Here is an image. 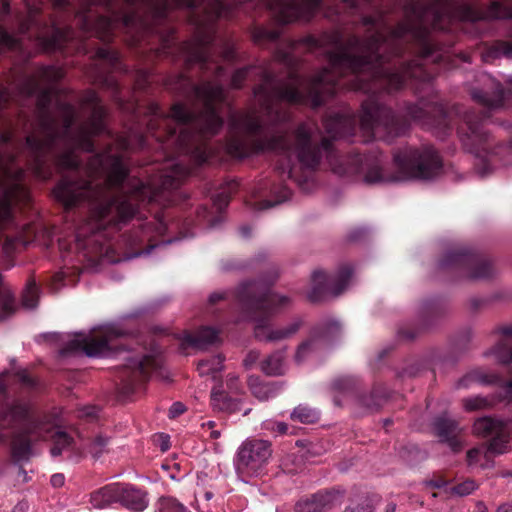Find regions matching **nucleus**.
Returning <instances> with one entry per match:
<instances>
[{"label": "nucleus", "instance_id": "30", "mask_svg": "<svg viewBox=\"0 0 512 512\" xmlns=\"http://www.w3.org/2000/svg\"><path fill=\"white\" fill-rule=\"evenodd\" d=\"M66 34L59 28L52 27L49 35L39 32L36 41L45 51L60 50L63 47Z\"/></svg>", "mask_w": 512, "mask_h": 512}, {"label": "nucleus", "instance_id": "27", "mask_svg": "<svg viewBox=\"0 0 512 512\" xmlns=\"http://www.w3.org/2000/svg\"><path fill=\"white\" fill-rule=\"evenodd\" d=\"M219 332L212 327H201L195 334L184 332L182 335V344L186 347L204 348L207 345L217 342Z\"/></svg>", "mask_w": 512, "mask_h": 512}, {"label": "nucleus", "instance_id": "26", "mask_svg": "<svg viewBox=\"0 0 512 512\" xmlns=\"http://www.w3.org/2000/svg\"><path fill=\"white\" fill-rule=\"evenodd\" d=\"M119 503L135 511H142L148 505L146 494L129 484L118 483Z\"/></svg>", "mask_w": 512, "mask_h": 512}, {"label": "nucleus", "instance_id": "37", "mask_svg": "<svg viewBox=\"0 0 512 512\" xmlns=\"http://www.w3.org/2000/svg\"><path fill=\"white\" fill-rule=\"evenodd\" d=\"M323 507L322 497L314 495L311 498L302 499L296 504V512H318Z\"/></svg>", "mask_w": 512, "mask_h": 512}, {"label": "nucleus", "instance_id": "51", "mask_svg": "<svg viewBox=\"0 0 512 512\" xmlns=\"http://www.w3.org/2000/svg\"><path fill=\"white\" fill-rule=\"evenodd\" d=\"M229 203V195L226 192H221L215 196L213 199V207L219 213L228 206Z\"/></svg>", "mask_w": 512, "mask_h": 512}, {"label": "nucleus", "instance_id": "24", "mask_svg": "<svg viewBox=\"0 0 512 512\" xmlns=\"http://www.w3.org/2000/svg\"><path fill=\"white\" fill-rule=\"evenodd\" d=\"M227 390L223 386L214 387L211 392V401L215 409L220 411H231L235 408L232 395L240 391L236 376H229L226 381Z\"/></svg>", "mask_w": 512, "mask_h": 512}, {"label": "nucleus", "instance_id": "21", "mask_svg": "<svg viewBox=\"0 0 512 512\" xmlns=\"http://www.w3.org/2000/svg\"><path fill=\"white\" fill-rule=\"evenodd\" d=\"M510 442V434L508 427L503 428V434H495L487 448H473L468 451L467 458L470 465L480 463V458L483 456L488 459L490 455L502 454L507 451Z\"/></svg>", "mask_w": 512, "mask_h": 512}, {"label": "nucleus", "instance_id": "38", "mask_svg": "<svg viewBox=\"0 0 512 512\" xmlns=\"http://www.w3.org/2000/svg\"><path fill=\"white\" fill-rule=\"evenodd\" d=\"M39 300V289L34 282L28 283L26 286L23 296L22 305L27 309H34Z\"/></svg>", "mask_w": 512, "mask_h": 512}, {"label": "nucleus", "instance_id": "36", "mask_svg": "<svg viewBox=\"0 0 512 512\" xmlns=\"http://www.w3.org/2000/svg\"><path fill=\"white\" fill-rule=\"evenodd\" d=\"M223 359L221 356H213L209 359L201 360L198 364L200 375H214L222 369Z\"/></svg>", "mask_w": 512, "mask_h": 512}, {"label": "nucleus", "instance_id": "2", "mask_svg": "<svg viewBox=\"0 0 512 512\" xmlns=\"http://www.w3.org/2000/svg\"><path fill=\"white\" fill-rule=\"evenodd\" d=\"M171 171L161 176L160 183H130L127 166L121 155L106 152L96 155L87 167L89 180L64 177L54 190L55 197L66 207L87 202L93 208V237L89 245L99 241L100 230L134 216V199H154L158 191L177 187L188 171L179 164H171Z\"/></svg>", "mask_w": 512, "mask_h": 512}, {"label": "nucleus", "instance_id": "40", "mask_svg": "<svg viewBox=\"0 0 512 512\" xmlns=\"http://www.w3.org/2000/svg\"><path fill=\"white\" fill-rule=\"evenodd\" d=\"M158 512H187V509L176 499L166 497L158 502Z\"/></svg>", "mask_w": 512, "mask_h": 512}, {"label": "nucleus", "instance_id": "49", "mask_svg": "<svg viewBox=\"0 0 512 512\" xmlns=\"http://www.w3.org/2000/svg\"><path fill=\"white\" fill-rule=\"evenodd\" d=\"M200 2L201 0H165V9L171 7L196 8Z\"/></svg>", "mask_w": 512, "mask_h": 512}, {"label": "nucleus", "instance_id": "11", "mask_svg": "<svg viewBox=\"0 0 512 512\" xmlns=\"http://www.w3.org/2000/svg\"><path fill=\"white\" fill-rule=\"evenodd\" d=\"M432 6L429 8L425 15H434L433 27L436 29L444 30L446 27L442 25L444 17L458 18L466 21H477L480 19H506L512 18V7H506L498 1L492 2L489 9L485 12H480L471 6L461 4L454 6L450 0H430Z\"/></svg>", "mask_w": 512, "mask_h": 512}, {"label": "nucleus", "instance_id": "45", "mask_svg": "<svg viewBox=\"0 0 512 512\" xmlns=\"http://www.w3.org/2000/svg\"><path fill=\"white\" fill-rule=\"evenodd\" d=\"M93 253L103 262L116 263L120 261V259L114 257V250L109 245H100Z\"/></svg>", "mask_w": 512, "mask_h": 512}, {"label": "nucleus", "instance_id": "47", "mask_svg": "<svg viewBox=\"0 0 512 512\" xmlns=\"http://www.w3.org/2000/svg\"><path fill=\"white\" fill-rule=\"evenodd\" d=\"M0 46L9 49H17L20 46L19 39L9 34L7 31L0 29Z\"/></svg>", "mask_w": 512, "mask_h": 512}, {"label": "nucleus", "instance_id": "62", "mask_svg": "<svg viewBox=\"0 0 512 512\" xmlns=\"http://www.w3.org/2000/svg\"><path fill=\"white\" fill-rule=\"evenodd\" d=\"M496 512H512V502H504L496 508Z\"/></svg>", "mask_w": 512, "mask_h": 512}, {"label": "nucleus", "instance_id": "15", "mask_svg": "<svg viewBox=\"0 0 512 512\" xmlns=\"http://www.w3.org/2000/svg\"><path fill=\"white\" fill-rule=\"evenodd\" d=\"M341 330L340 323L334 319H329L319 324V326L313 330L311 336L297 347L294 356L295 362L301 364L310 359L317 352L320 340L332 339L338 336Z\"/></svg>", "mask_w": 512, "mask_h": 512}, {"label": "nucleus", "instance_id": "28", "mask_svg": "<svg viewBox=\"0 0 512 512\" xmlns=\"http://www.w3.org/2000/svg\"><path fill=\"white\" fill-rule=\"evenodd\" d=\"M435 428L441 440L446 442L453 451H458L462 447V442L457 437L460 429L454 420L439 418L435 423Z\"/></svg>", "mask_w": 512, "mask_h": 512}, {"label": "nucleus", "instance_id": "34", "mask_svg": "<svg viewBox=\"0 0 512 512\" xmlns=\"http://www.w3.org/2000/svg\"><path fill=\"white\" fill-rule=\"evenodd\" d=\"M248 384L253 395L259 400H267L275 394V388L272 384L262 383L256 377H250Z\"/></svg>", "mask_w": 512, "mask_h": 512}, {"label": "nucleus", "instance_id": "63", "mask_svg": "<svg viewBox=\"0 0 512 512\" xmlns=\"http://www.w3.org/2000/svg\"><path fill=\"white\" fill-rule=\"evenodd\" d=\"M224 293L223 292H215V293H212L209 297V301L210 303H215L216 301L220 300V299H223L224 298Z\"/></svg>", "mask_w": 512, "mask_h": 512}, {"label": "nucleus", "instance_id": "5", "mask_svg": "<svg viewBox=\"0 0 512 512\" xmlns=\"http://www.w3.org/2000/svg\"><path fill=\"white\" fill-rule=\"evenodd\" d=\"M194 94L201 111L196 115L182 104H175L168 118L171 123L167 141L202 164L210 157L204 140L216 134L223 124L218 105L224 99V90L219 84L208 82L195 87Z\"/></svg>", "mask_w": 512, "mask_h": 512}, {"label": "nucleus", "instance_id": "23", "mask_svg": "<svg viewBox=\"0 0 512 512\" xmlns=\"http://www.w3.org/2000/svg\"><path fill=\"white\" fill-rule=\"evenodd\" d=\"M450 262H460L467 266V276L472 279H481L489 277L493 273L491 263L485 259L468 256L460 252L451 253L449 256Z\"/></svg>", "mask_w": 512, "mask_h": 512}, {"label": "nucleus", "instance_id": "18", "mask_svg": "<svg viewBox=\"0 0 512 512\" xmlns=\"http://www.w3.org/2000/svg\"><path fill=\"white\" fill-rule=\"evenodd\" d=\"M479 87L471 91L472 98L488 109H494L504 104V90L500 88V83L492 76L482 73L478 78Z\"/></svg>", "mask_w": 512, "mask_h": 512}, {"label": "nucleus", "instance_id": "12", "mask_svg": "<svg viewBox=\"0 0 512 512\" xmlns=\"http://www.w3.org/2000/svg\"><path fill=\"white\" fill-rule=\"evenodd\" d=\"M272 456L271 444L266 440H246L239 447L235 459V470L243 482L260 477L267 471V465Z\"/></svg>", "mask_w": 512, "mask_h": 512}, {"label": "nucleus", "instance_id": "44", "mask_svg": "<svg viewBox=\"0 0 512 512\" xmlns=\"http://www.w3.org/2000/svg\"><path fill=\"white\" fill-rule=\"evenodd\" d=\"M75 282L70 276L69 269L58 272L53 277L52 288L58 290L61 286L71 285Z\"/></svg>", "mask_w": 512, "mask_h": 512}, {"label": "nucleus", "instance_id": "41", "mask_svg": "<svg viewBox=\"0 0 512 512\" xmlns=\"http://www.w3.org/2000/svg\"><path fill=\"white\" fill-rule=\"evenodd\" d=\"M262 429L270 432L271 434H274V435H284L286 433H288V425L284 422H277V421H274V420H265L263 423H262Z\"/></svg>", "mask_w": 512, "mask_h": 512}, {"label": "nucleus", "instance_id": "54", "mask_svg": "<svg viewBox=\"0 0 512 512\" xmlns=\"http://www.w3.org/2000/svg\"><path fill=\"white\" fill-rule=\"evenodd\" d=\"M345 512H372V506L367 502L362 504H351Z\"/></svg>", "mask_w": 512, "mask_h": 512}, {"label": "nucleus", "instance_id": "52", "mask_svg": "<svg viewBox=\"0 0 512 512\" xmlns=\"http://www.w3.org/2000/svg\"><path fill=\"white\" fill-rule=\"evenodd\" d=\"M98 414L99 409L92 405L84 406L78 410V416L80 418L93 419L96 418Z\"/></svg>", "mask_w": 512, "mask_h": 512}, {"label": "nucleus", "instance_id": "4", "mask_svg": "<svg viewBox=\"0 0 512 512\" xmlns=\"http://www.w3.org/2000/svg\"><path fill=\"white\" fill-rule=\"evenodd\" d=\"M85 105L91 110V117L77 131L73 129L76 117L74 108L66 105L62 111L63 124L61 129L57 127L53 120L44 118L41 121L40 135L27 137V149L34 157L33 170L38 177L43 179L48 177L46 173L42 172L46 154H55L56 150L61 148V153L56 155L57 164L61 168L75 169L80 164L76 151L79 149L83 151L92 150L91 137L100 134L105 129V109L94 92H89L86 95Z\"/></svg>", "mask_w": 512, "mask_h": 512}, {"label": "nucleus", "instance_id": "1", "mask_svg": "<svg viewBox=\"0 0 512 512\" xmlns=\"http://www.w3.org/2000/svg\"><path fill=\"white\" fill-rule=\"evenodd\" d=\"M389 44L377 34L362 42L351 38L343 44L335 37V45L329 51L330 69L319 72L309 81L293 77L288 83H279L273 75L265 72L263 83L255 90V96L262 109L274 121H285L288 116L281 112V104L311 102L317 106L326 95L338 88L372 91L368 80L380 82L389 90L400 88L408 78H418L423 72L421 66L407 65L401 69L386 66L382 52Z\"/></svg>", "mask_w": 512, "mask_h": 512}, {"label": "nucleus", "instance_id": "16", "mask_svg": "<svg viewBox=\"0 0 512 512\" xmlns=\"http://www.w3.org/2000/svg\"><path fill=\"white\" fill-rule=\"evenodd\" d=\"M396 124V117L391 109L375 101L365 102L360 115L361 128L371 132L373 136L378 134L381 127L392 129Z\"/></svg>", "mask_w": 512, "mask_h": 512}, {"label": "nucleus", "instance_id": "55", "mask_svg": "<svg viewBox=\"0 0 512 512\" xmlns=\"http://www.w3.org/2000/svg\"><path fill=\"white\" fill-rule=\"evenodd\" d=\"M155 442L158 443L161 451H167L170 447V439L166 434H159L155 437Z\"/></svg>", "mask_w": 512, "mask_h": 512}, {"label": "nucleus", "instance_id": "31", "mask_svg": "<svg viewBox=\"0 0 512 512\" xmlns=\"http://www.w3.org/2000/svg\"><path fill=\"white\" fill-rule=\"evenodd\" d=\"M506 424L502 421L490 417H483L475 421L473 431L482 437H492L495 434H503V428Z\"/></svg>", "mask_w": 512, "mask_h": 512}, {"label": "nucleus", "instance_id": "48", "mask_svg": "<svg viewBox=\"0 0 512 512\" xmlns=\"http://www.w3.org/2000/svg\"><path fill=\"white\" fill-rule=\"evenodd\" d=\"M488 401L483 397H471L464 401V407L467 411L483 409L487 406Z\"/></svg>", "mask_w": 512, "mask_h": 512}, {"label": "nucleus", "instance_id": "64", "mask_svg": "<svg viewBox=\"0 0 512 512\" xmlns=\"http://www.w3.org/2000/svg\"><path fill=\"white\" fill-rule=\"evenodd\" d=\"M474 512H489V511L484 502L478 501L475 505Z\"/></svg>", "mask_w": 512, "mask_h": 512}, {"label": "nucleus", "instance_id": "39", "mask_svg": "<svg viewBox=\"0 0 512 512\" xmlns=\"http://www.w3.org/2000/svg\"><path fill=\"white\" fill-rule=\"evenodd\" d=\"M110 442L109 437L102 434L96 435L89 445V453L94 457L98 458L102 453L106 451Z\"/></svg>", "mask_w": 512, "mask_h": 512}, {"label": "nucleus", "instance_id": "43", "mask_svg": "<svg viewBox=\"0 0 512 512\" xmlns=\"http://www.w3.org/2000/svg\"><path fill=\"white\" fill-rule=\"evenodd\" d=\"M477 484L473 480H466L450 489V493L457 496H467L476 490Z\"/></svg>", "mask_w": 512, "mask_h": 512}, {"label": "nucleus", "instance_id": "9", "mask_svg": "<svg viewBox=\"0 0 512 512\" xmlns=\"http://www.w3.org/2000/svg\"><path fill=\"white\" fill-rule=\"evenodd\" d=\"M458 134L466 149L475 155V171L480 177L491 175L499 167L512 165V140L506 146L490 150V134L473 112L465 114Z\"/></svg>", "mask_w": 512, "mask_h": 512}, {"label": "nucleus", "instance_id": "17", "mask_svg": "<svg viewBox=\"0 0 512 512\" xmlns=\"http://www.w3.org/2000/svg\"><path fill=\"white\" fill-rule=\"evenodd\" d=\"M322 0H273L271 9L279 21L289 23L294 20H308L320 7Z\"/></svg>", "mask_w": 512, "mask_h": 512}, {"label": "nucleus", "instance_id": "56", "mask_svg": "<svg viewBox=\"0 0 512 512\" xmlns=\"http://www.w3.org/2000/svg\"><path fill=\"white\" fill-rule=\"evenodd\" d=\"M185 411V406L180 402H175L169 409V416L175 418Z\"/></svg>", "mask_w": 512, "mask_h": 512}, {"label": "nucleus", "instance_id": "19", "mask_svg": "<svg viewBox=\"0 0 512 512\" xmlns=\"http://www.w3.org/2000/svg\"><path fill=\"white\" fill-rule=\"evenodd\" d=\"M87 6H101L107 12V16H102L99 19V29H102L101 38L106 39L108 32L114 30L119 22H122L125 26H130L133 21V16L127 14H120L114 10L112 0H85Z\"/></svg>", "mask_w": 512, "mask_h": 512}, {"label": "nucleus", "instance_id": "60", "mask_svg": "<svg viewBox=\"0 0 512 512\" xmlns=\"http://www.w3.org/2000/svg\"><path fill=\"white\" fill-rule=\"evenodd\" d=\"M155 230L158 235H163L167 230V224L163 219H157L155 223Z\"/></svg>", "mask_w": 512, "mask_h": 512}, {"label": "nucleus", "instance_id": "46", "mask_svg": "<svg viewBox=\"0 0 512 512\" xmlns=\"http://www.w3.org/2000/svg\"><path fill=\"white\" fill-rule=\"evenodd\" d=\"M208 11L211 15L215 17H224L227 16V7L220 0H208Z\"/></svg>", "mask_w": 512, "mask_h": 512}, {"label": "nucleus", "instance_id": "25", "mask_svg": "<svg viewBox=\"0 0 512 512\" xmlns=\"http://www.w3.org/2000/svg\"><path fill=\"white\" fill-rule=\"evenodd\" d=\"M502 337L491 353L500 363L512 362V327L501 329ZM506 395L509 401H512V381L505 387Z\"/></svg>", "mask_w": 512, "mask_h": 512}, {"label": "nucleus", "instance_id": "22", "mask_svg": "<svg viewBox=\"0 0 512 512\" xmlns=\"http://www.w3.org/2000/svg\"><path fill=\"white\" fill-rule=\"evenodd\" d=\"M126 368L130 370L131 376L129 381L134 385L136 381L145 380L150 372L158 366V360L152 354H141L137 356L127 357Z\"/></svg>", "mask_w": 512, "mask_h": 512}, {"label": "nucleus", "instance_id": "57", "mask_svg": "<svg viewBox=\"0 0 512 512\" xmlns=\"http://www.w3.org/2000/svg\"><path fill=\"white\" fill-rule=\"evenodd\" d=\"M259 359V353L256 352V351H250L245 360H244V365L246 367H251L257 360Z\"/></svg>", "mask_w": 512, "mask_h": 512}, {"label": "nucleus", "instance_id": "14", "mask_svg": "<svg viewBox=\"0 0 512 512\" xmlns=\"http://www.w3.org/2000/svg\"><path fill=\"white\" fill-rule=\"evenodd\" d=\"M23 171L10 158L0 157V230L11 218V204L21 191Z\"/></svg>", "mask_w": 512, "mask_h": 512}, {"label": "nucleus", "instance_id": "29", "mask_svg": "<svg viewBox=\"0 0 512 512\" xmlns=\"http://www.w3.org/2000/svg\"><path fill=\"white\" fill-rule=\"evenodd\" d=\"M118 483L106 485L90 495V503L94 508L102 509L112 503L119 502Z\"/></svg>", "mask_w": 512, "mask_h": 512}, {"label": "nucleus", "instance_id": "6", "mask_svg": "<svg viewBox=\"0 0 512 512\" xmlns=\"http://www.w3.org/2000/svg\"><path fill=\"white\" fill-rule=\"evenodd\" d=\"M338 174L364 172V180L370 184L400 183L415 180H431L438 177L443 170L438 152L431 146L405 147L394 154L392 172H386L380 163H370L360 155L349 160V167L333 166Z\"/></svg>", "mask_w": 512, "mask_h": 512}, {"label": "nucleus", "instance_id": "42", "mask_svg": "<svg viewBox=\"0 0 512 512\" xmlns=\"http://www.w3.org/2000/svg\"><path fill=\"white\" fill-rule=\"evenodd\" d=\"M290 195H291L290 190L288 188L284 187L281 190V194L279 196H277V198L274 202H272L270 200H264L259 203H254L253 205H254V208L257 210L267 209V208L273 207L276 204H280V203L288 200L290 198Z\"/></svg>", "mask_w": 512, "mask_h": 512}, {"label": "nucleus", "instance_id": "32", "mask_svg": "<svg viewBox=\"0 0 512 512\" xmlns=\"http://www.w3.org/2000/svg\"><path fill=\"white\" fill-rule=\"evenodd\" d=\"M285 367L283 351H276L261 362V370L271 376L283 374Z\"/></svg>", "mask_w": 512, "mask_h": 512}, {"label": "nucleus", "instance_id": "59", "mask_svg": "<svg viewBox=\"0 0 512 512\" xmlns=\"http://www.w3.org/2000/svg\"><path fill=\"white\" fill-rule=\"evenodd\" d=\"M205 218H207V222L210 224L211 227H216L217 225H219L223 221V216L222 215H218V216L213 217L211 215V213H209L207 216H205Z\"/></svg>", "mask_w": 512, "mask_h": 512}, {"label": "nucleus", "instance_id": "58", "mask_svg": "<svg viewBox=\"0 0 512 512\" xmlns=\"http://www.w3.org/2000/svg\"><path fill=\"white\" fill-rule=\"evenodd\" d=\"M50 482L54 487H61L64 485L65 477L63 474L56 473L51 476Z\"/></svg>", "mask_w": 512, "mask_h": 512}, {"label": "nucleus", "instance_id": "7", "mask_svg": "<svg viewBox=\"0 0 512 512\" xmlns=\"http://www.w3.org/2000/svg\"><path fill=\"white\" fill-rule=\"evenodd\" d=\"M30 406L27 402H17L8 406L0 415V429L17 428L12 440L13 456L18 460L31 455V444L40 440L53 439L52 456L60 455L72 445V439L65 432L56 429L46 418L29 417Z\"/></svg>", "mask_w": 512, "mask_h": 512}, {"label": "nucleus", "instance_id": "10", "mask_svg": "<svg viewBox=\"0 0 512 512\" xmlns=\"http://www.w3.org/2000/svg\"><path fill=\"white\" fill-rule=\"evenodd\" d=\"M122 331L113 324L93 328L89 332H77L66 337L62 353H84L89 357L110 355L115 340Z\"/></svg>", "mask_w": 512, "mask_h": 512}, {"label": "nucleus", "instance_id": "3", "mask_svg": "<svg viewBox=\"0 0 512 512\" xmlns=\"http://www.w3.org/2000/svg\"><path fill=\"white\" fill-rule=\"evenodd\" d=\"M231 130L233 135L227 144L231 156L244 158L266 151L285 153L288 163L281 165L280 169L299 182L296 168L290 166L292 156L304 169H314L320 162L322 152L334 157L328 139H322L321 146H318L319 135L311 125H301L293 136L278 130L269 133L262 129L258 115L248 113L232 114Z\"/></svg>", "mask_w": 512, "mask_h": 512}, {"label": "nucleus", "instance_id": "20", "mask_svg": "<svg viewBox=\"0 0 512 512\" xmlns=\"http://www.w3.org/2000/svg\"><path fill=\"white\" fill-rule=\"evenodd\" d=\"M36 379L26 370L12 365L9 371H5L0 377V395H5L14 386L23 390H30L36 387Z\"/></svg>", "mask_w": 512, "mask_h": 512}, {"label": "nucleus", "instance_id": "33", "mask_svg": "<svg viewBox=\"0 0 512 512\" xmlns=\"http://www.w3.org/2000/svg\"><path fill=\"white\" fill-rule=\"evenodd\" d=\"M291 419L304 424H311L319 419V412L307 405H299L293 409Z\"/></svg>", "mask_w": 512, "mask_h": 512}, {"label": "nucleus", "instance_id": "53", "mask_svg": "<svg viewBox=\"0 0 512 512\" xmlns=\"http://www.w3.org/2000/svg\"><path fill=\"white\" fill-rule=\"evenodd\" d=\"M248 69H240L236 71L232 76V86L238 88L241 86L242 80L247 76Z\"/></svg>", "mask_w": 512, "mask_h": 512}, {"label": "nucleus", "instance_id": "13", "mask_svg": "<svg viewBox=\"0 0 512 512\" xmlns=\"http://www.w3.org/2000/svg\"><path fill=\"white\" fill-rule=\"evenodd\" d=\"M353 274L354 270L350 264L340 266L333 276L317 269L312 273L307 297L316 302L327 296H339L352 284Z\"/></svg>", "mask_w": 512, "mask_h": 512}, {"label": "nucleus", "instance_id": "8", "mask_svg": "<svg viewBox=\"0 0 512 512\" xmlns=\"http://www.w3.org/2000/svg\"><path fill=\"white\" fill-rule=\"evenodd\" d=\"M255 291V284H245L241 288L239 297L247 310L246 317L255 323L256 338L261 341L277 342L295 335L302 326L301 319H294L285 327H273L269 322L270 317L290 306L291 298L272 291L256 297Z\"/></svg>", "mask_w": 512, "mask_h": 512}, {"label": "nucleus", "instance_id": "61", "mask_svg": "<svg viewBox=\"0 0 512 512\" xmlns=\"http://www.w3.org/2000/svg\"><path fill=\"white\" fill-rule=\"evenodd\" d=\"M442 125H443V127L447 126V119H446V116L441 113V119L437 121V123L435 125V129L441 130ZM444 135H445V132H441V131L438 132L439 137H443Z\"/></svg>", "mask_w": 512, "mask_h": 512}, {"label": "nucleus", "instance_id": "50", "mask_svg": "<svg viewBox=\"0 0 512 512\" xmlns=\"http://www.w3.org/2000/svg\"><path fill=\"white\" fill-rule=\"evenodd\" d=\"M495 56H505L512 58V43L499 42L494 47Z\"/></svg>", "mask_w": 512, "mask_h": 512}, {"label": "nucleus", "instance_id": "35", "mask_svg": "<svg viewBox=\"0 0 512 512\" xmlns=\"http://www.w3.org/2000/svg\"><path fill=\"white\" fill-rule=\"evenodd\" d=\"M15 309L11 291L0 284V321L9 316Z\"/></svg>", "mask_w": 512, "mask_h": 512}]
</instances>
